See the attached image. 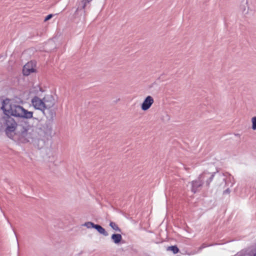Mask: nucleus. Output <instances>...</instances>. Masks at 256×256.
Wrapping results in <instances>:
<instances>
[{"instance_id":"20e7f679","label":"nucleus","mask_w":256,"mask_h":256,"mask_svg":"<svg viewBox=\"0 0 256 256\" xmlns=\"http://www.w3.org/2000/svg\"><path fill=\"white\" fill-rule=\"evenodd\" d=\"M208 174L206 173L202 174L199 176L198 180H193L191 182V190L192 192L196 193L200 190L204 183V177L206 176V175Z\"/></svg>"},{"instance_id":"6e6552de","label":"nucleus","mask_w":256,"mask_h":256,"mask_svg":"<svg viewBox=\"0 0 256 256\" xmlns=\"http://www.w3.org/2000/svg\"><path fill=\"white\" fill-rule=\"evenodd\" d=\"M12 120L13 122H12L10 125L8 124L6 130V133L8 136H10V135L11 134V132H14L16 128V122L14 120Z\"/></svg>"},{"instance_id":"2eb2a0df","label":"nucleus","mask_w":256,"mask_h":256,"mask_svg":"<svg viewBox=\"0 0 256 256\" xmlns=\"http://www.w3.org/2000/svg\"><path fill=\"white\" fill-rule=\"evenodd\" d=\"M251 122L252 124V128L253 130H256V116H254L251 118Z\"/></svg>"},{"instance_id":"9b49d317","label":"nucleus","mask_w":256,"mask_h":256,"mask_svg":"<svg viewBox=\"0 0 256 256\" xmlns=\"http://www.w3.org/2000/svg\"><path fill=\"white\" fill-rule=\"evenodd\" d=\"M94 228L97 230V231L100 234H103L104 236H108V233L102 226L98 224H96Z\"/></svg>"},{"instance_id":"423d86ee","label":"nucleus","mask_w":256,"mask_h":256,"mask_svg":"<svg viewBox=\"0 0 256 256\" xmlns=\"http://www.w3.org/2000/svg\"><path fill=\"white\" fill-rule=\"evenodd\" d=\"M154 102V100L152 96H148L146 98L141 105L142 110L146 111L149 109Z\"/></svg>"},{"instance_id":"9d476101","label":"nucleus","mask_w":256,"mask_h":256,"mask_svg":"<svg viewBox=\"0 0 256 256\" xmlns=\"http://www.w3.org/2000/svg\"><path fill=\"white\" fill-rule=\"evenodd\" d=\"M113 242L116 244H119L122 240V236L120 234H112L111 237Z\"/></svg>"},{"instance_id":"0eeeda50","label":"nucleus","mask_w":256,"mask_h":256,"mask_svg":"<svg viewBox=\"0 0 256 256\" xmlns=\"http://www.w3.org/2000/svg\"><path fill=\"white\" fill-rule=\"evenodd\" d=\"M34 65L32 62H28L23 68L22 72L24 76H28L31 73L34 72Z\"/></svg>"},{"instance_id":"f8f14e48","label":"nucleus","mask_w":256,"mask_h":256,"mask_svg":"<svg viewBox=\"0 0 256 256\" xmlns=\"http://www.w3.org/2000/svg\"><path fill=\"white\" fill-rule=\"evenodd\" d=\"M110 226L115 231L121 232V230L115 222H111L110 223Z\"/></svg>"},{"instance_id":"39448f33","label":"nucleus","mask_w":256,"mask_h":256,"mask_svg":"<svg viewBox=\"0 0 256 256\" xmlns=\"http://www.w3.org/2000/svg\"><path fill=\"white\" fill-rule=\"evenodd\" d=\"M31 102L32 106L36 109L41 110L44 115L48 116L46 112L44 110V100H42L38 97L36 96L32 99Z\"/></svg>"},{"instance_id":"f03ea898","label":"nucleus","mask_w":256,"mask_h":256,"mask_svg":"<svg viewBox=\"0 0 256 256\" xmlns=\"http://www.w3.org/2000/svg\"><path fill=\"white\" fill-rule=\"evenodd\" d=\"M36 132L32 128H24L19 136L20 140L22 142H34L36 141Z\"/></svg>"},{"instance_id":"1a4fd4ad","label":"nucleus","mask_w":256,"mask_h":256,"mask_svg":"<svg viewBox=\"0 0 256 256\" xmlns=\"http://www.w3.org/2000/svg\"><path fill=\"white\" fill-rule=\"evenodd\" d=\"M92 0H82L80 4L78 6L76 12H77L80 10H84L85 8L86 4L92 2Z\"/></svg>"},{"instance_id":"a211bd4d","label":"nucleus","mask_w":256,"mask_h":256,"mask_svg":"<svg viewBox=\"0 0 256 256\" xmlns=\"http://www.w3.org/2000/svg\"><path fill=\"white\" fill-rule=\"evenodd\" d=\"M230 188H227L224 192V194H229L230 193Z\"/></svg>"},{"instance_id":"ddd939ff","label":"nucleus","mask_w":256,"mask_h":256,"mask_svg":"<svg viewBox=\"0 0 256 256\" xmlns=\"http://www.w3.org/2000/svg\"><path fill=\"white\" fill-rule=\"evenodd\" d=\"M84 226H86L88 228H94V226H96V224L94 223L91 222H85L84 224Z\"/></svg>"},{"instance_id":"7ed1b4c3","label":"nucleus","mask_w":256,"mask_h":256,"mask_svg":"<svg viewBox=\"0 0 256 256\" xmlns=\"http://www.w3.org/2000/svg\"><path fill=\"white\" fill-rule=\"evenodd\" d=\"M54 100L52 96H50L44 98V110L48 114L47 117L52 118L54 113L50 108L54 106Z\"/></svg>"},{"instance_id":"dca6fc26","label":"nucleus","mask_w":256,"mask_h":256,"mask_svg":"<svg viewBox=\"0 0 256 256\" xmlns=\"http://www.w3.org/2000/svg\"><path fill=\"white\" fill-rule=\"evenodd\" d=\"M53 16V15L52 14H50L48 15L44 18V21L46 22L49 20H50L52 17Z\"/></svg>"},{"instance_id":"f3484780","label":"nucleus","mask_w":256,"mask_h":256,"mask_svg":"<svg viewBox=\"0 0 256 256\" xmlns=\"http://www.w3.org/2000/svg\"><path fill=\"white\" fill-rule=\"evenodd\" d=\"M214 177V174H212L210 176V178H209V180L206 182L208 183V184H209L212 181Z\"/></svg>"},{"instance_id":"4468645a","label":"nucleus","mask_w":256,"mask_h":256,"mask_svg":"<svg viewBox=\"0 0 256 256\" xmlns=\"http://www.w3.org/2000/svg\"><path fill=\"white\" fill-rule=\"evenodd\" d=\"M168 250H170L172 251L174 254H176L178 252V248L176 246H169L168 248Z\"/></svg>"},{"instance_id":"f257e3e1","label":"nucleus","mask_w":256,"mask_h":256,"mask_svg":"<svg viewBox=\"0 0 256 256\" xmlns=\"http://www.w3.org/2000/svg\"><path fill=\"white\" fill-rule=\"evenodd\" d=\"M1 109L7 116H12L26 119H30L33 116L32 112L28 111L22 106L12 104L8 98L3 100Z\"/></svg>"},{"instance_id":"6ab92c4d","label":"nucleus","mask_w":256,"mask_h":256,"mask_svg":"<svg viewBox=\"0 0 256 256\" xmlns=\"http://www.w3.org/2000/svg\"><path fill=\"white\" fill-rule=\"evenodd\" d=\"M254 256H256V252H255V254H254Z\"/></svg>"}]
</instances>
